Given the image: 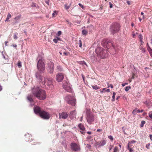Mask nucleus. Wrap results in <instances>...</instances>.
Returning <instances> with one entry per match:
<instances>
[{
    "label": "nucleus",
    "mask_w": 152,
    "mask_h": 152,
    "mask_svg": "<svg viewBox=\"0 0 152 152\" xmlns=\"http://www.w3.org/2000/svg\"><path fill=\"white\" fill-rule=\"evenodd\" d=\"M65 99L68 104L73 106L75 105L76 100L74 96L68 95L66 96Z\"/></svg>",
    "instance_id": "423d86ee"
},
{
    "label": "nucleus",
    "mask_w": 152,
    "mask_h": 152,
    "mask_svg": "<svg viewBox=\"0 0 152 152\" xmlns=\"http://www.w3.org/2000/svg\"><path fill=\"white\" fill-rule=\"evenodd\" d=\"M37 68L41 73H43L45 70V63L41 59H39L37 64Z\"/></svg>",
    "instance_id": "39448f33"
},
{
    "label": "nucleus",
    "mask_w": 152,
    "mask_h": 152,
    "mask_svg": "<svg viewBox=\"0 0 152 152\" xmlns=\"http://www.w3.org/2000/svg\"><path fill=\"white\" fill-rule=\"evenodd\" d=\"M70 7V6H67V4H65L64 5V7L67 10L69 9Z\"/></svg>",
    "instance_id": "e433bc0d"
},
{
    "label": "nucleus",
    "mask_w": 152,
    "mask_h": 152,
    "mask_svg": "<svg viewBox=\"0 0 152 152\" xmlns=\"http://www.w3.org/2000/svg\"><path fill=\"white\" fill-rule=\"evenodd\" d=\"M34 113L36 114H38L39 115H40V114L42 111L41 110V108L39 106L34 107Z\"/></svg>",
    "instance_id": "2eb2a0df"
},
{
    "label": "nucleus",
    "mask_w": 152,
    "mask_h": 152,
    "mask_svg": "<svg viewBox=\"0 0 152 152\" xmlns=\"http://www.w3.org/2000/svg\"><path fill=\"white\" fill-rule=\"evenodd\" d=\"M106 90V88H103L102 91H101V90H100V91H100V92L102 93H103V92H105V91Z\"/></svg>",
    "instance_id": "c03bdc74"
},
{
    "label": "nucleus",
    "mask_w": 152,
    "mask_h": 152,
    "mask_svg": "<svg viewBox=\"0 0 152 152\" xmlns=\"http://www.w3.org/2000/svg\"><path fill=\"white\" fill-rule=\"evenodd\" d=\"M131 87L130 86H126L125 89V90L126 91H128L129 89H131Z\"/></svg>",
    "instance_id": "473e14b6"
},
{
    "label": "nucleus",
    "mask_w": 152,
    "mask_h": 152,
    "mask_svg": "<svg viewBox=\"0 0 152 152\" xmlns=\"http://www.w3.org/2000/svg\"><path fill=\"white\" fill-rule=\"evenodd\" d=\"M32 93L39 100H43L46 97L45 91L40 89L39 87H34L32 90Z\"/></svg>",
    "instance_id": "f257e3e1"
},
{
    "label": "nucleus",
    "mask_w": 152,
    "mask_h": 152,
    "mask_svg": "<svg viewBox=\"0 0 152 152\" xmlns=\"http://www.w3.org/2000/svg\"><path fill=\"white\" fill-rule=\"evenodd\" d=\"M78 127L82 131H80L81 133L83 134H84L85 133V128L84 125L80 123L79 124Z\"/></svg>",
    "instance_id": "dca6fc26"
},
{
    "label": "nucleus",
    "mask_w": 152,
    "mask_h": 152,
    "mask_svg": "<svg viewBox=\"0 0 152 152\" xmlns=\"http://www.w3.org/2000/svg\"><path fill=\"white\" fill-rule=\"evenodd\" d=\"M91 59L93 61V62H94V61H99V60L98 59L94 56L92 57Z\"/></svg>",
    "instance_id": "5701e85b"
},
{
    "label": "nucleus",
    "mask_w": 152,
    "mask_h": 152,
    "mask_svg": "<svg viewBox=\"0 0 152 152\" xmlns=\"http://www.w3.org/2000/svg\"><path fill=\"white\" fill-rule=\"evenodd\" d=\"M116 95V93L115 92H114L113 93V96H112V101H114L115 100V96Z\"/></svg>",
    "instance_id": "c85d7f7f"
},
{
    "label": "nucleus",
    "mask_w": 152,
    "mask_h": 152,
    "mask_svg": "<svg viewBox=\"0 0 152 152\" xmlns=\"http://www.w3.org/2000/svg\"><path fill=\"white\" fill-rule=\"evenodd\" d=\"M18 35V33L17 32H16L14 34H13V37L15 39H17V36Z\"/></svg>",
    "instance_id": "7c9ffc66"
},
{
    "label": "nucleus",
    "mask_w": 152,
    "mask_h": 152,
    "mask_svg": "<svg viewBox=\"0 0 152 152\" xmlns=\"http://www.w3.org/2000/svg\"><path fill=\"white\" fill-rule=\"evenodd\" d=\"M92 87L93 89L95 90H97L100 88L97 85L92 86Z\"/></svg>",
    "instance_id": "cd10ccee"
},
{
    "label": "nucleus",
    "mask_w": 152,
    "mask_h": 152,
    "mask_svg": "<svg viewBox=\"0 0 152 152\" xmlns=\"http://www.w3.org/2000/svg\"><path fill=\"white\" fill-rule=\"evenodd\" d=\"M137 109H135L134 110H133V111H132V113L134 115H135L137 113Z\"/></svg>",
    "instance_id": "4c0bfd02"
},
{
    "label": "nucleus",
    "mask_w": 152,
    "mask_h": 152,
    "mask_svg": "<svg viewBox=\"0 0 152 152\" xmlns=\"http://www.w3.org/2000/svg\"><path fill=\"white\" fill-rule=\"evenodd\" d=\"M71 150L75 152H78L80 151V145L75 143H72L70 144Z\"/></svg>",
    "instance_id": "6e6552de"
},
{
    "label": "nucleus",
    "mask_w": 152,
    "mask_h": 152,
    "mask_svg": "<svg viewBox=\"0 0 152 152\" xmlns=\"http://www.w3.org/2000/svg\"><path fill=\"white\" fill-rule=\"evenodd\" d=\"M128 84V83H123L122 84V86L124 87V86H125V85H127Z\"/></svg>",
    "instance_id": "864d4df0"
},
{
    "label": "nucleus",
    "mask_w": 152,
    "mask_h": 152,
    "mask_svg": "<svg viewBox=\"0 0 152 152\" xmlns=\"http://www.w3.org/2000/svg\"><path fill=\"white\" fill-rule=\"evenodd\" d=\"M135 75V74L134 73L132 72V77H131V79H134V76Z\"/></svg>",
    "instance_id": "79ce46f5"
},
{
    "label": "nucleus",
    "mask_w": 152,
    "mask_h": 152,
    "mask_svg": "<svg viewBox=\"0 0 152 152\" xmlns=\"http://www.w3.org/2000/svg\"><path fill=\"white\" fill-rule=\"evenodd\" d=\"M34 140V139H32V138H31V136H30L29 137V139L28 140H27V139L26 140V141H27L28 142H31V141H33Z\"/></svg>",
    "instance_id": "c756f323"
},
{
    "label": "nucleus",
    "mask_w": 152,
    "mask_h": 152,
    "mask_svg": "<svg viewBox=\"0 0 152 152\" xmlns=\"http://www.w3.org/2000/svg\"><path fill=\"white\" fill-rule=\"evenodd\" d=\"M17 65L19 68H21L22 67L21 63L20 61H18L17 64Z\"/></svg>",
    "instance_id": "f704fd0d"
},
{
    "label": "nucleus",
    "mask_w": 152,
    "mask_h": 152,
    "mask_svg": "<svg viewBox=\"0 0 152 152\" xmlns=\"http://www.w3.org/2000/svg\"><path fill=\"white\" fill-rule=\"evenodd\" d=\"M86 119L88 123L91 124L94 121V116L92 114H89L87 115Z\"/></svg>",
    "instance_id": "9d476101"
},
{
    "label": "nucleus",
    "mask_w": 152,
    "mask_h": 152,
    "mask_svg": "<svg viewBox=\"0 0 152 152\" xmlns=\"http://www.w3.org/2000/svg\"><path fill=\"white\" fill-rule=\"evenodd\" d=\"M57 13L56 12V11H54V12L52 14V16L53 17H54L55 15H57Z\"/></svg>",
    "instance_id": "de8ad7c7"
},
{
    "label": "nucleus",
    "mask_w": 152,
    "mask_h": 152,
    "mask_svg": "<svg viewBox=\"0 0 152 152\" xmlns=\"http://www.w3.org/2000/svg\"><path fill=\"white\" fill-rule=\"evenodd\" d=\"M64 77V75L63 73H58L56 76V79L58 82L62 81L63 80Z\"/></svg>",
    "instance_id": "f8f14e48"
},
{
    "label": "nucleus",
    "mask_w": 152,
    "mask_h": 152,
    "mask_svg": "<svg viewBox=\"0 0 152 152\" xmlns=\"http://www.w3.org/2000/svg\"><path fill=\"white\" fill-rule=\"evenodd\" d=\"M102 44L103 47L105 48H107L108 49L110 46H112L111 49H113V51H110V53L111 54H114L115 53L116 49H115V46L113 45V43L111 42H109L106 39H103L102 42Z\"/></svg>",
    "instance_id": "20e7f679"
},
{
    "label": "nucleus",
    "mask_w": 152,
    "mask_h": 152,
    "mask_svg": "<svg viewBox=\"0 0 152 152\" xmlns=\"http://www.w3.org/2000/svg\"><path fill=\"white\" fill-rule=\"evenodd\" d=\"M102 131V130L101 129H97V131L98 132H99Z\"/></svg>",
    "instance_id": "4d7b16f0"
},
{
    "label": "nucleus",
    "mask_w": 152,
    "mask_h": 152,
    "mask_svg": "<svg viewBox=\"0 0 152 152\" xmlns=\"http://www.w3.org/2000/svg\"><path fill=\"white\" fill-rule=\"evenodd\" d=\"M136 142V141L134 140H132L130 142H129L128 145H129V148H133L134 146L132 144Z\"/></svg>",
    "instance_id": "aec40b11"
},
{
    "label": "nucleus",
    "mask_w": 152,
    "mask_h": 152,
    "mask_svg": "<svg viewBox=\"0 0 152 152\" xmlns=\"http://www.w3.org/2000/svg\"><path fill=\"white\" fill-rule=\"evenodd\" d=\"M106 143V140H102L101 141L97 142L95 143L96 146L102 147L104 146Z\"/></svg>",
    "instance_id": "ddd939ff"
},
{
    "label": "nucleus",
    "mask_w": 152,
    "mask_h": 152,
    "mask_svg": "<svg viewBox=\"0 0 152 152\" xmlns=\"http://www.w3.org/2000/svg\"><path fill=\"white\" fill-rule=\"evenodd\" d=\"M110 87L112 88H113V86L112 84H110L109 86H108V88H109Z\"/></svg>",
    "instance_id": "603ef678"
},
{
    "label": "nucleus",
    "mask_w": 152,
    "mask_h": 152,
    "mask_svg": "<svg viewBox=\"0 0 152 152\" xmlns=\"http://www.w3.org/2000/svg\"><path fill=\"white\" fill-rule=\"evenodd\" d=\"M138 38L139 39V41L141 42L140 45L141 46L143 45V43L142 41V36L141 34H140L139 35Z\"/></svg>",
    "instance_id": "6ab92c4d"
},
{
    "label": "nucleus",
    "mask_w": 152,
    "mask_h": 152,
    "mask_svg": "<svg viewBox=\"0 0 152 152\" xmlns=\"http://www.w3.org/2000/svg\"><path fill=\"white\" fill-rule=\"evenodd\" d=\"M11 17V15L10 13H8V15H7L6 20H5V21H9V19Z\"/></svg>",
    "instance_id": "b1692460"
},
{
    "label": "nucleus",
    "mask_w": 152,
    "mask_h": 152,
    "mask_svg": "<svg viewBox=\"0 0 152 152\" xmlns=\"http://www.w3.org/2000/svg\"><path fill=\"white\" fill-rule=\"evenodd\" d=\"M113 152H118V149L117 147L115 146V147Z\"/></svg>",
    "instance_id": "72a5a7b5"
},
{
    "label": "nucleus",
    "mask_w": 152,
    "mask_h": 152,
    "mask_svg": "<svg viewBox=\"0 0 152 152\" xmlns=\"http://www.w3.org/2000/svg\"><path fill=\"white\" fill-rule=\"evenodd\" d=\"M36 77L38 80H40V81L43 84H45L47 83V85L50 88H52L53 86L52 84V79L48 77H47L46 78H44L39 73L37 72L35 74Z\"/></svg>",
    "instance_id": "f03ea898"
},
{
    "label": "nucleus",
    "mask_w": 152,
    "mask_h": 152,
    "mask_svg": "<svg viewBox=\"0 0 152 152\" xmlns=\"http://www.w3.org/2000/svg\"><path fill=\"white\" fill-rule=\"evenodd\" d=\"M27 99H28L30 102H32L33 101V99L32 98V96L30 95H28L27 96Z\"/></svg>",
    "instance_id": "4be33fe9"
},
{
    "label": "nucleus",
    "mask_w": 152,
    "mask_h": 152,
    "mask_svg": "<svg viewBox=\"0 0 152 152\" xmlns=\"http://www.w3.org/2000/svg\"><path fill=\"white\" fill-rule=\"evenodd\" d=\"M21 17V15H20L18 16H17L15 17L14 18V20L16 21H17L20 19Z\"/></svg>",
    "instance_id": "bb28decb"
},
{
    "label": "nucleus",
    "mask_w": 152,
    "mask_h": 152,
    "mask_svg": "<svg viewBox=\"0 0 152 152\" xmlns=\"http://www.w3.org/2000/svg\"><path fill=\"white\" fill-rule=\"evenodd\" d=\"M150 144L149 143L147 144L146 145V147L147 149H149L150 148Z\"/></svg>",
    "instance_id": "37998d69"
},
{
    "label": "nucleus",
    "mask_w": 152,
    "mask_h": 152,
    "mask_svg": "<svg viewBox=\"0 0 152 152\" xmlns=\"http://www.w3.org/2000/svg\"><path fill=\"white\" fill-rule=\"evenodd\" d=\"M82 34L83 35H86L88 34V31L86 30H83L82 31Z\"/></svg>",
    "instance_id": "2f4dec72"
},
{
    "label": "nucleus",
    "mask_w": 152,
    "mask_h": 152,
    "mask_svg": "<svg viewBox=\"0 0 152 152\" xmlns=\"http://www.w3.org/2000/svg\"><path fill=\"white\" fill-rule=\"evenodd\" d=\"M129 145H128L127 149L129 151V152H133V150L132 149L133 148H129Z\"/></svg>",
    "instance_id": "a878e982"
},
{
    "label": "nucleus",
    "mask_w": 152,
    "mask_h": 152,
    "mask_svg": "<svg viewBox=\"0 0 152 152\" xmlns=\"http://www.w3.org/2000/svg\"><path fill=\"white\" fill-rule=\"evenodd\" d=\"M144 103L145 104L147 105H148L149 104V102H148L147 101H145Z\"/></svg>",
    "instance_id": "5fc2aeb1"
},
{
    "label": "nucleus",
    "mask_w": 152,
    "mask_h": 152,
    "mask_svg": "<svg viewBox=\"0 0 152 152\" xmlns=\"http://www.w3.org/2000/svg\"><path fill=\"white\" fill-rule=\"evenodd\" d=\"M59 118L60 119H66L68 116L67 113L64 112L59 113Z\"/></svg>",
    "instance_id": "4468645a"
},
{
    "label": "nucleus",
    "mask_w": 152,
    "mask_h": 152,
    "mask_svg": "<svg viewBox=\"0 0 152 152\" xmlns=\"http://www.w3.org/2000/svg\"><path fill=\"white\" fill-rule=\"evenodd\" d=\"M50 0H45V2L48 5H49V1Z\"/></svg>",
    "instance_id": "a18cd8bd"
},
{
    "label": "nucleus",
    "mask_w": 152,
    "mask_h": 152,
    "mask_svg": "<svg viewBox=\"0 0 152 152\" xmlns=\"http://www.w3.org/2000/svg\"><path fill=\"white\" fill-rule=\"evenodd\" d=\"M109 4L110 5V8H112L113 7V4L111 2H109Z\"/></svg>",
    "instance_id": "6e6d98bb"
},
{
    "label": "nucleus",
    "mask_w": 152,
    "mask_h": 152,
    "mask_svg": "<svg viewBox=\"0 0 152 152\" xmlns=\"http://www.w3.org/2000/svg\"><path fill=\"white\" fill-rule=\"evenodd\" d=\"M68 53L66 52H64L63 53V54L65 56H67V55Z\"/></svg>",
    "instance_id": "052dcab7"
},
{
    "label": "nucleus",
    "mask_w": 152,
    "mask_h": 152,
    "mask_svg": "<svg viewBox=\"0 0 152 152\" xmlns=\"http://www.w3.org/2000/svg\"><path fill=\"white\" fill-rule=\"evenodd\" d=\"M97 56L99 58L103 59L107 56V51L100 47H98L95 50Z\"/></svg>",
    "instance_id": "7ed1b4c3"
},
{
    "label": "nucleus",
    "mask_w": 152,
    "mask_h": 152,
    "mask_svg": "<svg viewBox=\"0 0 152 152\" xmlns=\"http://www.w3.org/2000/svg\"><path fill=\"white\" fill-rule=\"evenodd\" d=\"M76 111L75 110L70 112L69 114V117L71 118H76Z\"/></svg>",
    "instance_id": "f3484780"
},
{
    "label": "nucleus",
    "mask_w": 152,
    "mask_h": 152,
    "mask_svg": "<svg viewBox=\"0 0 152 152\" xmlns=\"http://www.w3.org/2000/svg\"><path fill=\"white\" fill-rule=\"evenodd\" d=\"M79 6H80L82 8H83V6L81 4L79 3Z\"/></svg>",
    "instance_id": "69168bd1"
},
{
    "label": "nucleus",
    "mask_w": 152,
    "mask_h": 152,
    "mask_svg": "<svg viewBox=\"0 0 152 152\" xmlns=\"http://www.w3.org/2000/svg\"><path fill=\"white\" fill-rule=\"evenodd\" d=\"M56 68L57 70L58 71L61 72L63 70L62 67L59 65H58Z\"/></svg>",
    "instance_id": "412c9836"
},
{
    "label": "nucleus",
    "mask_w": 152,
    "mask_h": 152,
    "mask_svg": "<svg viewBox=\"0 0 152 152\" xmlns=\"http://www.w3.org/2000/svg\"><path fill=\"white\" fill-rule=\"evenodd\" d=\"M8 42L7 41H6L4 43H5V44L6 46H7V44L8 43Z\"/></svg>",
    "instance_id": "680f3d73"
},
{
    "label": "nucleus",
    "mask_w": 152,
    "mask_h": 152,
    "mask_svg": "<svg viewBox=\"0 0 152 152\" xmlns=\"http://www.w3.org/2000/svg\"><path fill=\"white\" fill-rule=\"evenodd\" d=\"M81 62L82 63V64H84L86 65H87L86 63L84 61H81Z\"/></svg>",
    "instance_id": "e2e57ef3"
},
{
    "label": "nucleus",
    "mask_w": 152,
    "mask_h": 152,
    "mask_svg": "<svg viewBox=\"0 0 152 152\" xmlns=\"http://www.w3.org/2000/svg\"><path fill=\"white\" fill-rule=\"evenodd\" d=\"M108 138L111 141H113V138L112 136L111 135L109 136L108 137Z\"/></svg>",
    "instance_id": "58836bf2"
},
{
    "label": "nucleus",
    "mask_w": 152,
    "mask_h": 152,
    "mask_svg": "<svg viewBox=\"0 0 152 152\" xmlns=\"http://www.w3.org/2000/svg\"><path fill=\"white\" fill-rule=\"evenodd\" d=\"M63 87L65 89V90L68 92H70L72 91V89L69 86L65 87L64 85H63Z\"/></svg>",
    "instance_id": "a211bd4d"
},
{
    "label": "nucleus",
    "mask_w": 152,
    "mask_h": 152,
    "mask_svg": "<svg viewBox=\"0 0 152 152\" xmlns=\"http://www.w3.org/2000/svg\"><path fill=\"white\" fill-rule=\"evenodd\" d=\"M149 137H150V139L152 141V135L150 134L149 135Z\"/></svg>",
    "instance_id": "13d9d810"
},
{
    "label": "nucleus",
    "mask_w": 152,
    "mask_h": 152,
    "mask_svg": "<svg viewBox=\"0 0 152 152\" xmlns=\"http://www.w3.org/2000/svg\"><path fill=\"white\" fill-rule=\"evenodd\" d=\"M78 45L79 46L80 48H81L82 46V43L80 40H79V43L78 44Z\"/></svg>",
    "instance_id": "a19ab883"
},
{
    "label": "nucleus",
    "mask_w": 152,
    "mask_h": 152,
    "mask_svg": "<svg viewBox=\"0 0 152 152\" xmlns=\"http://www.w3.org/2000/svg\"><path fill=\"white\" fill-rule=\"evenodd\" d=\"M148 50L150 53V56L152 57V49L150 47H148Z\"/></svg>",
    "instance_id": "393cba45"
},
{
    "label": "nucleus",
    "mask_w": 152,
    "mask_h": 152,
    "mask_svg": "<svg viewBox=\"0 0 152 152\" xmlns=\"http://www.w3.org/2000/svg\"><path fill=\"white\" fill-rule=\"evenodd\" d=\"M145 121H141L140 124V126L141 127H142L143 126L144 124L145 123Z\"/></svg>",
    "instance_id": "c9c22d12"
},
{
    "label": "nucleus",
    "mask_w": 152,
    "mask_h": 152,
    "mask_svg": "<svg viewBox=\"0 0 152 152\" xmlns=\"http://www.w3.org/2000/svg\"><path fill=\"white\" fill-rule=\"evenodd\" d=\"M140 49L143 52H145V49L144 48H143L142 47H141L140 48Z\"/></svg>",
    "instance_id": "3c124183"
},
{
    "label": "nucleus",
    "mask_w": 152,
    "mask_h": 152,
    "mask_svg": "<svg viewBox=\"0 0 152 152\" xmlns=\"http://www.w3.org/2000/svg\"><path fill=\"white\" fill-rule=\"evenodd\" d=\"M40 117L44 119H48L50 117V114L48 112L42 110L41 112L40 115Z\"/></svg>",
    "instance_id": "1a4fd4ad"
},
{
    "label": "nucleus",
    "mask_w": 152,
    "mask_h": 152,
    "mask_svg": "<svg viewBox=\"0 0 152 152\" xmlns=\"http://www.w3.org/2000/svg\"><path fill=\"white\" fill-rule=\"evenodd\" d=\"M105 92H110V89H107V90H106L105 91Z\"/></svg>",
    "instance_id": "bf43d9fd"
},
{
    "label": "nucleus",
    "mask_w": 152,
    "mask_h": 152,
    "mask_svg": "<svg viewBox=\"0 0 152 152\" xmlns=\"http://www.w3.org/2000/svg\"><path fill=\"white\" fill-rule=\"evenodd\" d=\"M61 34V31H59L58 32V34H57V35L58 36H60V35Z\"/></svg>",
    "instance_id": "09e8293b"
},
{
    "label": "nucleus",
    "mask_w": 152,
    "mask_h": 152,
    "mask_svg": "<svg viewBox=\"0 0 152 152\" xmlns=\"http://www.w3.org/2000/svg\"><path fill=\"white\" fill-rule=\"evenodd\" d=\"M87 133L89 134H91V132H88Z\"/></svg>",
    "instance_id": "774afa93"
},
{
    "label": "nucleus",
    "mask_w": 152,
    "mask_h": 152,
    "mask_svg": "<svg viewBox=\"0 0 152 152\" xmlns=\"http://www.w3.org/2000/svg\"><path fill=\"white\" fill-rule=\"evenodd\" d=\"M48 72L50 74H52L54 70V65L53 63L50 61L48 63Z\"/></svg>",
    "instance_id": "9b49d317"
},
{
    "label": "nucleus",
    "mask_w": 152,
    "mask_h": 152,
    "mask_svg": "<svg viewBox=\"0 0 152 152\" xmlns=\"http://www.w3.org/2000/svg\"><path fill=\"white\" fill-rule=\"evenodd\" d=\"M119 25L117 23H113L111 26L110 30L113 34H114L118 32L119 30Z\"/></svg>",
    "instance_id": "0eeeda50"
},
{
    "label": "nucleus",
    "mask_w": 152,
    "mask_h": 152,
    "mask_svg": "<svg viewBox=\"0 0 152 152\" xmlns=\"http://www.w3.org/2000/svg\"><path fill=\"white\" fill-rule=\"evenodd\" d=\"M110 146H111V147H110V149H109L110 151L111 150V149L112 148V147H113V146L112 145H110Z\"/></svg>",
    "instance_id": "338daca9"
},
{
    "label": "nucleus",
    "mask_w": 152,
    "mask_h": 152,
    "mask_svg": "<svg viewBox=\"0 0 152 152\" xmlns=\"http://www.w3.org/2000/svg\"><path fill=\"white\" fill-rule=\"evenodd\" d=\"M137 113H139L140 112H142L143 111V110H142L140 111V110H137Z\"/></svg>",
    "instance_id": "8fccbe9b"
},
{
    "label": "nucleus",
    "mask_w": 152,
    "mask_h": 152,
    "mask_svg": "<svg viewBox=\"0 0 152 152\" xmlns=\"http://www.w3.org/2000/svg\"><path fill=\"white\" fill-rule=\"evenodd\" d=\"M58 39H53V42L55 43H57V42H58Z\"/></svg>",
    "instance_id": "49530a36"
},
{
    "label": "nucleus",
    "mask_w": 152,
    "mask_h": 152,
    "mask_svg": "<svg viewBox=\"0 0 152 152\" xmlns=\"http://www.w3.org/2000/svg\"><path fill=\"white\" fill-rule=\"evenodd\" d=\"M148 115L149 117L152 119V111L150 112Z\"/></svg>",
    "instance_id": "ea45409f"
},
{
    "label": "nucleus",
    "mask_w": 152,
    "mask_h": 152,
    "mask_svg": "<svg viewBox=\"0 0 152 152\" xmlns=\"http://www.w3.org/2000/svg\"><path fill=\"white\" fill-rule=\"evenodd\" d=\"M37 142H34L33 143H32V144L33 145H35Z\"/></svg>",
    "instance_id": "0e129e2a"
}]
</instances>
